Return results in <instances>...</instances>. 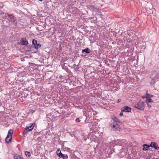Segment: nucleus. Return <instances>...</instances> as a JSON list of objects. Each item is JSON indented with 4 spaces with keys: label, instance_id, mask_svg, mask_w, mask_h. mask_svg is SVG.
<instances>
[{
    "label": "nucleus",
    "instance_id": "nucleus-1",
    "mask_svg": "<svg viewBox=\"0 0 159 159\" xmlns=\"http://www.w3.org/2000/svg\"><path fill=\"white\" fill-rule=\"evenodd\" d=\"M111 120L110 123V127L111 130L120 131V126L119 120L116 116L114 115L111 116Z\"/></svg>",
    "mask_w": 159,
    "mask_h": 159
},
{
    "label": "nucleus",
    "instance_id": "nucleus-2",
    "mask_svg": "<svg viewBox=\"0 0 159 159\" xmlns=\"http://www.w3.org/2000/svg\"><path fill=\"white\" fill-rule=\"evenodd\" d=\"M7 20L14 26H16L17 24V19L13 14H9L7 17Z\"/></svg>",
    "mask_w": 159,
    "mask_h": 159
},
{
    "label": "nucleus",
    "instance_id": "nucleus-3",
    "mask_svg": "<svg viewBox=\"0 0 159 159\" xmlns=\"http://www.w3.org/2000/svg\"><path fill=\"white\" fill-rule=\"evenodd\" d=\"M134 107L138 110H143L145 108L144 102L141 101H139L134 105Z\"/></svg>",
    "mask_w": 159,
    "mask_h": 159
},
{
    "label": "nucleus",
    "instance_id": "nucleus-4",
    "mask_svg": "<svg viewBox=\"0 0 159 159\" xmlns=\"http://www.w3.org/2000/svg\"><path fill=\"white\" fill-rule=\"evenodd\" d=\"M13 131L11 129H10L5 139V141L6 143H9L10 142L11 140L12 135L13 134Z\"/></svg>",
    "mask_w": 159,
    "mask_h": 159
},
{
    "label": "nucleus",
    "instance_id": "nucleus-5",
    "mask_svg": "<svg viewBox=\"0 0 159 159\" xmlns=\"http://www.w3.org/2000/svg\"><path fill=\"white\" fill-rule=\"evenodd\" d=\"M32 44L34 45L35 48L36 49L37 51L35 52H36L38 51V49L41 47V45L40 43H38L37 41L35 39H33L32 40Z\"/></svg>",
    "mask_w": 159,
    "mask_h": 159
},
{
    "label": "nucleus",
    "instance_id": "nucleus-6",
    "mask_svg": "<svg viewBox=\"0 0 159 159\" xmlns=\"http://www.w3.org/2000/svg\"><path fill=\"white\" fill-rule=\"evenodd\" d=\"M20 44L21 45H27L28 44V42L26 38H21L20 41Z\"/></svg>",
    "mask_w": 159,
    "mask_h": 159
},
{
    "label": "nucleus",
    "instance_id": "nucleus-7",
    "mask_svg": "<svg viewBox=\"0 0 159 159\" xmlns=\"http://www.w3.org/2000/svg\"><path fill=\"white\" fill-rule=\"evenodd\" d=\"M155 74L153 78L151 81V84H153L155 83L156 80L159 78V73L157 72H155Z\"/></svg>",
    "mask_w": 159,
    "mask_h": 159
},
{
    "label": "nucleus",
    "instance_id": "nucleus-8",
    "mask_svg": "<svg viewBox=\"0 0 159 159\" xmlns=\"http://www.w3.org/2000/svg\"><path fill=\"white\" fill-rule=\"evenodd\" d=\"M87 7L92 11H96L97 10L96 5H87Z\"/></svg>",
    "mask_w": 159,
    "mask_h": 159
},
{
    "label": "nucleus",
    "instance_id": "nucleus-9",
    "mask_svg": "<svg viewBox=\"0 0 159 159\" xmlns=\"http://www.w3.org/2000/svg\"><path fill=\"white\" fill-rule=\"evenodd\" d=\"M35 125V124L34 123L28 124V126L26 127V130H28L29 131H31L34 128Z\"/></svg>",
    "mask_w": 159,
    "mask_h": 159
},
{
    "label": "nucleus",
    "instance_id": "nucleus-10",
    "mask_svg": "<svg viewBox=\"0 0 159 159\" xmlns=\"http://www.w3.org/2000/svg\"><path fill=\"white\" fill-rule=\"evenodd\" d=\"M61 66L62 69L64 70L67 73L70 72V70L68 69V66L69 65L67 63H64L63 64L61 65Z\"/></svg>",
    "mask_w": 159,
    "mask_h": 159
},
{
    "label": "nucleus",
    "instance_id": "nucleus-11",
    "mask_svg": "<svg viewBox=\"0 0 159 159\" xmlns=\"http://www.w3.org/2000/svg\"><path fill=\"white\" fill-rule=\"evenodd\" d=\"M150 147L154 148L157 150L159 149V147L158 145L155 142H151L150 144Z\"/></svg>",
    "mask_w": 159,
    "mask_h": 159
},
{
    "label": "nucleus",
    "instance_id": "nucleus-12",
    "mask_svg": "<svg viewBox=\"0 0 159 159\" xmlns=\"http://www.w3.org/2000/svg\"><path fill=\"white\" fill-rule=\"evenodd\" d=\"M121 110L122 112L125 111L127 112H129L131 111V108L128 106H125L122 108Z\"/></svg>",
    "mask_w": 159,
    "mask_h": 159
},
{
    "label": "nucleus",
    "instance_id": "nucleus-13",
    "mask_svg": "<svg viewBox=\"0 0 159 159\" xmlns=\"http://www.w3.org/2000/svg\"><path fill=\"white\" fill-rule=\"evenodd\" d=\"M0 14L2 18L7 20L8 18V16L9 14L1 12Z\"/></svg>",
    "mask_w": 159,
    "mask_h": 159
},
{
    "label": "nucleus",
    "instance_id": "nucleus-14",
    "mask_svg": "<svg viewBox=\"0 0 159 159\" xmlns=\"http://www.w3.org/2000/svg\"><path fill=\"white\" fill-rule=\"evenodd\" d=\"M91 52V50L88 48H86L85 49L82 50V53L85 54L84 53L86 54H88Z\"/></svg>",
    "mask_w": 159,
    "mask_h": 159
},
{
    "label": "nucleus",
    "instance_id": "nucleus-15",
    "mask_svg": "<svg viewBox=\"0 0 159 159\" xmlns=\"http://www.w3.org/2000/svg\"><path fill=\"white\" fill-rule=\"evenodd\" d=\"M60 154V155L59 157L60 158H62L63 159H68V156L67 154H64L62 153Z\"/></svg>",
    "mask_w": 159,
    "mask_h": 159
},
{
    "label": "nucleus",
    "instance_id": "nucleus-16",
    "mask_svg": "<svg viewBox=\"0 0 159 159\" xmlns=\"http://www.w3.org/2000/svg\"><path fill=\"white\" fill-rule=\"evenodd\" d=\"M143 151H147L148 150V148L150 147V145H148L147 144H144L143 145Z\"/></svg>",
    "mask_w": 159,
    "mask_h": 159
},
{
    "label": "nucleus",
    "instance_id": "nucleus-17",
    "mask_svg": "<svg viewBox=\"0 0 159 159\" xmlns=\"http://www.w3.org/2000/svg\"><path fill=\"white\" fill-rule=\"evenodd\" d=\"M79 10L77 8L74 7L72 8V13L73 14H76L78 13Z\"/></svg>",
    "mask_w": 159,
    "mask_h": 159
},
{
    "label": "nucleus",
    "instance_id": "nucleus-18",
    "mask_svg": "<svg viewBox=\"0 0 159 159\" xmlns=\"http://www.w3.org/2000/svg\"><path fill=\"white\" fill-rule=\"evenodd\" d=\"M148 93V91H147L146 92V95L142 96V98H146L147 99L150 98V94L149 93Z\"/></svg>",
    "mask_w": 159,
    "mask_h": 159
},
{
    "label": "nucleus",
    "instance_id": "nucleus-19",
    "mask_svg": "<svg viewBox=\"0 0 159 159\" xmlns=\"http://www.w3.org/2000/svg\"><path fill=\"white\" fill-rule=\"evenodd\" d=\"M13 157L14 159H22V158H23V157L17 154L14 155Z\"/></svg>",
    "mask_w": 159,
    "mask_h": 159
},
{
    "label": "nucleus",
    "instance_id": "nucleus-20",
    "mask_svg": "<svg viewBox=\"0 0 159 159\" xmlns=\"http://www.w3.org/2000/svg\"><path fill=\"white\" fill-rule=\"evenodd\" d=\"M56 153L57 156L59 157L60 156V154H62V153L61 152V150L60 149H57L56 151Z\"/></svg>",
    "mask_w": 159,
    "mask_h": 159
},
{
    "label": "nucleus",
    "instance_id": "nucleus-21",
    "mask_svg": "<svg viewBox=\"0 0 159 159\" xmlns=\"http://www.w3.org/2000/svg\"><path fill=\"white\" fill-rule=\"evenodd\" d=\"M153 102V101L151 98L147 99L146 100V102L147 103H148V102Z\"/></svg>",
    "mask_w": 159,
    "mask_h": 159
},
{
    "label": "nucleus",
    "instance_id": "nucleus-22",
    "mask_svg": "<svg viewBox=\"0 0 159 159\" xmlns=\"http://www.w3.org/2000/svg\"><path fill=\"white\" fill-rule=\"evenodd\" d=\"M25 155L28 157H30L31 156L30 153L28 151H26L25 152Z\"/></svg>",
    "mask_w": 159,
    "mask_h": 159
},
{
    "label": "nucleus",
    "instance_id": "nucleus-23",
    "mask_svg": "<svg viewBox=\"0 0 159 159\" xmlns=\"http://www.w3.org/2000/svg\"><path fill=\"white\" fill-rule=\"evenodd\" d=\"M74 70L75 71H77L79 70V67L78 65H76L75 64L74 65Z\"/></svg>",
    "mask_w": 159,
    "mask_h": 159
},
{
    "label": "nucleus",
    "instance_id": "nucleus-24",
    "mask_svg": "<svg viewBox=\"0 0 159 159\" xmlns=\"http://www.w3.org/2000/svg\"><path fill=\"white\" fill-rule=\"evenodd\" d=\"M82 119V118H81L80 117L79 118H77L75 120V121L76 123H78L81 121V120H80V119Z\"/></svg>",
    "mask_w": 159,
    "mask_h": 159
},
{
    "label": "nucleus",
    "instance_id": "nucleus-25",
    "mask_svg": "<svg viewBox=\"0 0 159 159\" xmlns=\"http://www.w3.org/2000/svg\"><path fill=\"white\" fill-rule=\"evenodd\" d=\"M28 132H29V131L28 130H26V128H25V131L23 133V135H24L26 134Z\"/></svg>",
    "mask_w": 159,
    "mask_h": 159
},
{
    "label": "nucleus",
    "instance_id": "nucleus-26",
    "mask_svg": "<svg viewBox=\"0 0 159 159\" xmlns=\"http://www.w3.org/2000/svg\"><path fill=\"white\" fill-rule=\"evenodd\" d=\"M70 134L71 136H75V133H70Z\"/></svg>",
    "mask_w": 159,
    "mask_h": 159
},
{
    "label": "nucleus",
    "instance_id": "nucleus-27",
    "mask_svg": "<svg viewBox=\"0 0 159 159\" xmlns=\"http://www.w3.org/2000/svg\"><path fill=\"white\" fill-rule=\"evenodd\" d=\"M65 149H66V150L68 152H70V148H66Z\"/></svg>",
    "mask_w": 159,
    "mask_h": 159
},
{
    "label": "nucleus",
    "instance_id": "nucleus-28",
    "mask_svg": "<svg viewBox=\"0 0 159 159\" xmlns=\"http://www.w3.org/2000/svg\"><path fill=\"white\" fill-rule=\"evenodd\" d=\"M30 113H31L32 114H33V113L35 111L31 110V111H30Z\"/></svg>",
    "mask_w": 159,
    "mask_h": 159
},
{
    "label": "nucleus",
    "instance_id": "nucleus-29",
    "mask_svg": "<svg viewBox=\"0 0 159 159\" xmlns=\"http://www.w3.org/2000/svg\"><path fill=\"white\" fill-rule=\"evenodd\" d=\"M123 112L121 111V112L120 113L119 115L120 116H121L123 115Z\"/></svg>",
    "mask_w": 159,
    "mask_h": 159
},
{
    "label": "nucleus",
    "instance_id": "nucleus-30",
    "mask_svg": "<svg viewBox=\"0 0 159 159\" xmlns=\"http://www.w3.org/2000/svg\"><path fill=\"white\" fill-rule=\"evenodd\" d=\"M127 40V37H124V38L123 39V40H124V42H125L126 40Z\"/></svg>",
    "mask_w": 159,
    "mask_h": 159
},
{
    "label": "nucleus",
    "instance_id": "nucleus-31",
    "mask_svg": "<svg viewBox=\"0 0 159 159\" xmlns=\"http://www.w3.org/2000/svg\"><path fill=\"white\" fill-rule=\"evenodd\" d=\"M121 99H118L117 100V102L118 103H119L120 102H121Z\"/></svg>",
    "mask_w": 159,
    "mask_h": 159
},
{
    "label": "nucleus",
    "instance_id": "nucleus-32",
    "mask_svg": "<svg viewBox=\"0 0 159 159\" xmlns=\"http://www.w3.org/2000/svg\"><path fill=\"white\" fill-rule=\"evenodd\" d=\"M30 51L29 50H27L26 51V54H29V52H30Z\"/></svg>",
    "mask_w": 159,
    "mask_h": 159
},
{
    "label": "nucleus",
    "instance_id": "nucleus-33",
    "mask_svg": "<svg viewBox=\"0 0 159 159\" xmlns=\"http://www.w3.org/2000/svg\"><path fill=\"white\" fill-rule=\"evenodd\" d=\"M147 104L148 107L150 108V107H151V105L150 104H148V103H147Z\"/></svg>",
    "mask_w": 159,
    "mask_h": 159
},
{
    "label": "nucleus",
    "instance_id": "nucleus-34",
    "mask_svg": "<svg viewBox=\"0 0 159 159\" xmlns=\"http://www.w3.org/2000/svg\"><path fill=\"white\" fill-rule=\"evenodd\" d=\"M21 22H22L20 21V24L21 25V26H23L24 25L22 24H21V23H20Z\"/></svg>",
    "mask_w": 159,
    "mask_h": 159
},
{
    "label": "nucleus",
    "instance_id": "nucleus-35",
    "mask_svg": "<svg viewBox=\"0 0 159 159\" xmlns=\"http://www.w3.org/2000/svg\"><path fill=\"white\" fill-rule=\"evenodd\" d=\"M60 78L61 79H62L63 77H64V76H60Z\"/></svg>",
    "mask_w": 159,
    "mask_h": 159
},
{
    "label": "nucleus",
    "instance_id": "nucleus-36",
    "mask_svg": "<svg viewBox=\"0 0 159 159\" xmlns=\"http://www.w3.org/2000/svg\"><path fill=\"white\" fill-rule=\"evenodd\" d=\"M153 97H154V96L153 95L150 94V98H152Z\"/></svg>",
    "mask_w": 159,
    "mask_h": 159
},
{
    "label": "nucleus",
    "instance_id": "nucleus-37",
    "mask_svg": "<svg viewBox=\"0 0 159 159\" xmlns=\"http://www.w3.org/2000/svg\"><path fill=\"white\" fill-rule=\"evenodd\" d=\"M43 0H38L39 1H42Z\"/></svg>",
    "mask_w": 159,
    "mask_h": 159
},
{
    "label": "nucleus",
    "instance_id": "nucleus-38",
    "mask_svg": "<svg viewBox=\"0 0 159 159\" xmlns=\"http://www.w3.org/2000/svg\"><path fill=\"white\" fill-rule=\"evenodd\" d=\"M40 139V138L39 137V138H38V139Z\"/></svg>",
    "mask_w": 159,
    "mask_h": 159
},
{
    "label": "nucleus",
    "instance_id": "nucleus-39",
    "mask_svg": "<svg viewBox=\"0 0 159 159\" xmlns=\"http://www.w3.org/2000/svg\"><path fill=\"white\" fill-rule=\"evenodd\" d=\"M73 89H71L70 90H73Z\"/></svg>",
    "mask_w": 159,
    "mask_h": 159
},
{
    "label": "nucleus",
    "instance_id": "nucleus-40",
    "mask_svg": "<svg viewBox=\"0 0 159 159\" xmlns=\"http://www.w3.org/2000/svg\"><path fill=\"white\" fill-rule=\"evenodd\" d=\"M23 99H22V100H21L22 101H23Z\"/></svg>",
    "mask_w": 159,
    "mask_h": 159
},
{
    "label": "nucleus",
    "instance_id": "nucleus-41",
    "mask_svg": "<svg viewBox=\"0 0 159 159\" xmlns=\"http://www.w3.org/2000/svg\"><path fill=\"white\" fill-rule=\"evenodd\" d=\"M23 97H21V98H23Z\"/></svg>",
    "mask_w": 159,
    "mask_h": 159
},
{
    "label": "nucleus",
    "instance_id": "nucleus-42",
    "mask_svg": "<svg viewBox=\"0 0 159 159\" xmlns=\"http://www.w3.org/2000/svg\"><path fill=\"white\" fill-rule=\"evenodd\" d=\"M22 159H24V158L23 157V158H22Z\"/></svg>",
    "mask_w": 159,
    "mask_h": 159
},
{
    "label": "nucleus",
    "instance_id": "nucleus-43",
    "mask_svg": "<svg viewBox=\"0 0 159 159\" xmlns=\"http://www.w3.org/2000/svg\"><path fill=\"white\" fill-rule=\"evenodd\" d=\"M152 159H154V158H153V159L152 158Z\"/></svg>",
    "mask_w": 159,
    "mask_h": 159
},
{
    "label": "nucleus",
    "instance_id": "nucleus-44",
    "mask_svg": "<svg viewBox=\"0 0 159 159\" xmlns=\"http://www.w3.org/2000/svg\"><path fill=\"white\" fill-rule=\"evenodd\" d=\"M148 159H150V158H149Z\"/></svg>",
    "mask_w": 159,
    "mask_h": 159
}]
</instances>
